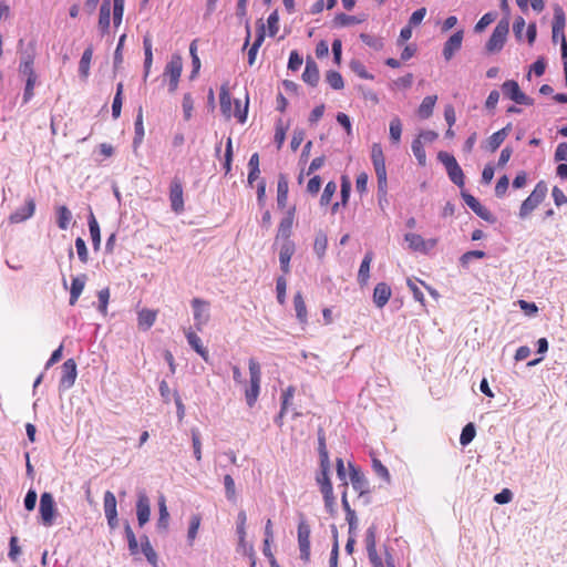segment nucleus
<instances>
[{"label":"nucleus","instance_id":"nucleus-54","mask_svg":"<svg viewBox=\"0 0 567 567\" xmlns=\"http://www.w3.org/2000/svg\"><path fill=\"white\" fill-rule=\"evenodd\" d=\"M496 19V14L493 12L485 13L474 27L476 33H481Z\"/></svg>","mask_w":567,"mask_h":567},{"label":"nucleus","instance_id":"nucleus-56","mask_svg":"<svg viewBox=\"0 0 567 567\" xmlns=\"http://www.w3.org/2000/svg\"><path fill=\"white\" fill-rule=\"evenodd\" d=\"M246 522L247 516L244 511H240L237 516V534L239 536V542L244 543L246 536Z\"/></svg>","mask_w":567,"mask_h":567},{"label":"nucleus","instance_id":"nucleus-63","mask_svg":"<svg viewBox=\"0 0 567 567\" xmlns=\"http://www.w3.org/2000/svg\"><path fill=\"white\" fill-rule=\"evenodd\" d=\"M484 257L485 252L483 250H471L463 254L462 257L460 258V261L462 266H467L472 261V259H482Z\"/></svg>","mask_w":567,"mask_h":567},{"label":"nucleus","instance_id":"nucleus-9","mask_svg":"<svg viewBox=\"0 0 567 567\" xmlns=\"http://www.w3.org/2000/svg\"><path fill=\"white\" fill-rule=\"evenodd\" d=\"M502 90L505 96L511 99L517 104L522 105H533L534 100L529 96H527L525 93H523L519 89V85L514 80L505 81L502 85Z\"/></svg>","mask_w":567,"mask_h":567},{"label":"nucleus","instance_id":"nucleus-38","mask_svg":"<svg viewBox=\"0 0 567 567\" xmlns=\"http://www.w3.org/2000/svg\"><path fill=\"white\" fill-rule=\"evenodd\" d=\"M293 307H295V311H296V316H297L298 320L301 323L307 322V308H306V303H305L303 297L300 291H298L293 296Z\"/></svg>","mask_w":567,"mask_h":567},{"label":"nucleus","instance_id":"nucleus-22","mask_svg":"<svg viewBox=\"0 0 567 567\" xmlns=\"http://www.w3.org/2000/svg\"><path fill=\"white\" fill-rule=\"evenodd\" d=\"M565 28V13L564 10L557 6L554 9V21H553V42L556 43L558 39H561Z\"/></svg>","mask_w":567,"mask_h":567},{"label":"nucleus","instance_id":"nucleus-5","mask_svg":"<svg viewBox=\"0 0 567 567\" xmlns=\"http://www.w3.org/2000/svg\"><path fill=\"white\" fill-rule=\"evenodd\" d=\"M437 158L444 165L450 179L458 187H464L465 176L455 157L446 152H440Z\"/></svg>","mask_w":567,"mask_h":567},{"label":"nucleus","instance_id":"nucleus-3","mask_svg":"<svg viewBox=\"0 0 567 567\" xmlns=\"http://www.w3.org/2000/svg\"><path fill=\"white\" fill-rule=\"evenodd\" d=\"M509 31V22L507 19H502L498 21L496 27L493 30L492 35L485 44V50L487 53L493 54L499 52L507 39V34Z\"/></svg>","mask_w":567,"mask_h":567},{"label":"nucleus","instance_id":"nucleus-24","mask_svg":"<svg viewBox=\"0 0 567 567\" xmlns=\"http://www.w3.org/2000/svg\"><path fill=\"white\" fill-rule=\"evenodd\" d=\"M302 80L311 85L316 86L319 82V69L317 63L312 59H308L306 62V68L302 73Z\"/></svg>","mask_w":567,"mask_h":567},{"label":"nucleus","instance_id":"nucleus-10","mask_svg":"<svg viewBox=\"0 0 567 567\" xmlns=\"http://www.w3.org/2000/svg\"><path fill=\"white\" fill-rule=\"evenodd\" d=\"M183 70V61L179 55H173L165 66L164 75L169 78L168 90L174 93L178 86L179 78Z\"/></svg>","mask_w":567,"mask_h":567},{"label":"nucleus","instance_id":"nucleus-59","mask_svg":"<svg viewBox=\"0 0 567 567\" xmlns=\"http://www.w3.org/2000/svg\"><path fill=\"white\" fill-rule=\"evenodd\" d=\"M37 76L27 78L25 80V87L23 92V103H28L33 97V90L37 83Z\"/></svg>","mask_w":567,"mask_h":567},{"label":"nucleus","instance_id":"nucleus-27","mask_svg":"<svg viewBox=\"0 0 567 567\" xmlns=\"http://www.w3.org/2000/svg\"><path fill=\"white\" fill-rule=\"evenodd\" d=\"M35 209V204L33 199L27 200L25 205L19 209H17L13 214L10 216L11 223H21L28 218H30Z\"/></svg>","mask_w":567,"mask_h":567},{"label":"nucleus","instance_id":"nucleus-49","mask_svg":"<svg viewBox=\"0 0 567 567\" xmlns=\"http://www.w3.org/2000/svg\"><path fill=\"white\" fill-rule=\"evenodd\" d=\"M248 95L246 96L245 105L241 109V102L239 100H235V112L234 116L237 117L239 123H245L248 114Z\"/></svg>","mask_w":567,"mask_h":567},{"label":"nucleus","instance_id":"nucleus-29","mask_svg":"<svg viewBox=\"0 0 567 567\" xmlns=\"http://www.w3.org/2000/svg\"><path fill=\"white\" fill-rule=\"evenodd\" d=\"M158 512L159 517L157 519L156 527L161 532H166L169 523V513L167 511L166 499L164 495H161L158 498Z\"/></svg>","mask_w":567,"mask_h":567},{"label":"nucleus","instance_id":"nucleus-55","mask_svg":"<svg viewBox=\"0 0 567 567\" xmlns=\"http://www.w3.org/2000/svg\"><path fill=\"white\" fill-rule=\"evenodd\" d=\"M334 24L338 27H348L354 23H359L360 20L357 19L354 16H348L346 13H339L336 16L333 20Z\"/></svg>","mask_w":567,"mask_h":567},{"label":"nucleus","instance_id":"nucleus-36","mask_svg":"<svg viewBox=\"0 0 567 567\" xmlns=\"http://www.w3.org/2000/svg\"><path fill=\"white\" fill-rule=\"evenodd\" d=\"M141 549H142V553L145 555L147 561L151 565L156 566L157 554L154 550V548L152 547L150 539L146 535L141 536Z\"/></svg>","mask_w":567,"mask_h":567},{"label":"nucleus","instance_id":"nucleus-44","mask_svg":"<svg viewBox=\"0 0 567 567\" xmlns=\"http://www.w3.org/2000/svg\"><path fill=\"white\" fill-rule=\"evenodd\" d=\"M412 152L414 154V156L416 157L419 164L421 166H425L426 164V153H425V150H424V146H423V142L420 140V138H415L413 142H412Z\"/></svg>","mask_w":567,"mask_h":567},{"label":"nucleus","instance_id":"nucleus-50","mask_svg":"<svg viewBox=\"0 0 567 567\" xmlns=\"http://www.w3.org/2000/svg\"><path fill=\"white\" fill-rule=\"evenodd\" d=\"M104 512H105V515H109V514L111 515V514L117 513L116 497L110 491H106L104 493Z\"/></svg>","mask_w":567,"mask_h":567},{"label":"nucleus","instance_id":"nucleus-42","mask_svg":"<svg viewBox=\"0 0 567 567\" xmlns=\"http://www.w3.org/2000/svg\"><path fill=\"white\" fill-rule=\"evenodd\" d=\"M72 214L66 206H60L58 208V226L60 229L65 230L69 228Z\"/></svg>","mask_w":567,"mask_h":567},{"label":"nucleus","instance_id":"nucleus-8","mask_svg":"<svg viewBox=\"0 0 567 567\" xmlns=\"http://www.w3.org/2000/svg\"><path fill=\"white\" fill-rule=\"evenodd\" d=\"M310 525L301 517L298 524V546L300 550V558L308 563L310 559Z\"/></svg>","mask_w":567,"mask_h":567},{"label":"nucleus","instance_id":"nucleus-51","mask_svg":"<svg viewBox=\"0 0 567 567\" xmlns=\"http://www.w3.org/2000/svg\"><path fill=\"white\" fill-rule=\"evenodd\" d=\"M125 0H113V23L117 28L122 23Z\"/></svg>","mask_w":567,"mask_h":567},{"label":"nucleus","instance_id":"nucleus-18","mask_svg":"<svg viewBox=\"0 0 567 567\" xmlns=\"http://www.w3.org/2000/svg\"><path fill=\"white\" fill-rule=\"evenodd\" d=\"M136 516L138 525L142 527L148 520L151 516V505L147 495L144 492L138 493L137 502H136Z\"/></svg>","mask_w":567,"mask_h":567},{"label":"nucleus","instance_id":"nucleus-43","mask_svg":"<svg viewBox=\"0 0 567 567\" xmlns=\"http://www.w3.org/2000/svg\"><path fill=\"white\" fill-rule=\"evenodd\" d=\"M402 134V123L401 120L395 116L390 122V138L393 144H399L401 141Z\"/></svg>","mask_w":567,"mask_h":567},{"label":"nucleus","instance_id":"nucleus-33","mask_svg":"<svg viewBox=\"0 0 567 567\" xmlns=\"http://www.w3.org/2000/svg\"><path fill=\"white\" fill-rule=\"evenodd\" d=\"M288 199V181L285 175L280 174L277 185V204L278 207L284 208Z\"/></svg>","mask_w":567,"mask_h":567},{"label":"nucleus","instance_id":"nucleus-17","mask_svg":"<svg viewBox=\"0 0 567 567\" xmlns=\"http://www.w3.org/2000/svg\"><path fill=\"white\" fill-rule=\"evenodd\" d=\"M78 375L76 363L73 359H68L62 365V375L60 379V386L70 389L73 386Z\"/></svg>","mask_w":567,"mask_h":567},{"label":"nucleus","instance_id":"nucleus-64","mask_svg":"<svg viewBox=\"0 0 567 567\" xmlns=\"http://www.w3.org/2000/svg\"><path fill=\"white\" fill-rule=\"evenodd\" d=\"M224 485L226 489V497L229 501H234L236 498V487L235 482L230 475H225Z\"/></svg>","mask_w":567,"mask_h":567},{"label":"nucleus","instance_id":"nucleus-11","mask_svg":"<svg viewBox=\"0 0 567 567\" xmlns=\"http://www.w3.org/2000/svg\"><path fill=\"white\" fill-rule=\"evenodd\" d=\"M192 307L194 310L195 327L198 331H202L204 326L209 321V303L203 299L194 298L192 300Z\"/></svg>","mask_w":567,"mask_h":567},{"label":"nucleus","instance_id":"nucleus-47","mask_svg":"<svg viewBox=\"0 0 567 567\" xmlns=\"http://www.w3.org/2000/svg\"><path fill=\"white\" fill-rule=\"evenodd\" d=\"M475 434H476V431H475L474 424L473 423L466 424L462 430V433L460 436V443L463 446L470 444L473 441V439L475 437Z\"/></svg>","mask_w":567,"mask_h":567},{"label":"nucleus","instance_id":"nucleus-13","mask_svg":"<svg viewBox=\"0 0 567 567\" xmlns=\"http://www.w3.org/2000/svg\"><path fill=\"white\" fill-rule=\"evenodd\" d=\"M409 248L413 251H420L426 254L429 250L436 246V239L424 240L421 235L414 233H408L404 236Z\"/></svg>","mask_w":567,"mask_h":567},{"label":"nucleus","instance_id":"nucleus-1","mask_svg":"<svg viewBox=\"0 0 567 567\" xmlns=\"http://www.w3.org/2000/svg\"><path fill=\"white\" fill-rule=\"evenodd\" d=\"M365 549L368 557L373 567H394L393 558L386 553L385 565L377 553V526L372 524L365 532L364 536Z\"/></svg>","mask_w":567,"mask_h":567},{"label":"nucleus","instance_id":"nucleus-32","mask_svg":"<svg viewBox=\"0 0 567 567\" xmlns=\"http://www.w3.org/2000/svg\"><path fill=\"white\" fill-rule=\"evenodd\" d=\"M437 101L436 95H427L423 99L417 109V114L421 118H429L433 114V109Z\"/></svg>","mask_w":567,"mask_h":567},{"label":"nucleus","instance_id":"nucleus-20","mask_svg":"<svg viewBox=\"0 0 567 567\" xmlns=\"http://www.w3.org/2000/svg\"><path fill=\"white\" fill-rule=\"evenodd\" d=\"M110 23H111V1L110 0H103L101 7H100V14H99V30L104 35L109 33L110 30Z\"/></svg>","mask_w":567,"mask_h":567},{"label":"nucleus","instance_id":"nucleus-58","mask_svg":"<svg viewBox=\"0 0 567 567\" xmlns=\"http://www.w3.org/2000/svg\"><path fill=\"white\" fill-rule=\"evenodd\" d=\"M97 298H99V311L105 316L106 311H107L109 299H110V289L104 288V289L100 290L97 293Z\"/></svg>","mask_w":567,"mask_h":567},{"label":"nucleus","instance_id":"nucleus-31","mask_svg":"<svg viewBox=\"0 0 567 567\" xmlns=\"http://www.w3.org/2000/svg\"><path fill=\"white\" fill-rule=\"evenodd\" d=\"M157 312L151 309H142L138 312V328L142 330H148L156 320Z\"/></svg>","mask_w":567,"mask_h":567},{"label":"nucleus","instance_id":"nucleus-6","mask_svg":"<svg viewBox=\"0 0 567 567\" xmlns=\"http://www.w3.org/2000/svg\"><path fill=\"white\" fill-rule=\"evenodd\" d=\"M371 159L377 174L379 188L384 190L386 187V168L382 146L379 143L372 145Z\"/></svg>","mask_w":567,"mask_h":567},{"label":"nucleus","instance_id":"nucleus-46","mask_svg":"<svg viewBox=\"0 0 567 567\" xmlns=\"http://www.w3.org/2000/svg\"><path fill=\"white\" fill-rule=\"evenodd\" d=\"M293 395H295V388L292 385L288 386L282 392V403H281V409H280V412L278 415V420H281L282 416L285 415V413L287 412L288 406H289L290 401L292 400Z\"/></svg>","mask_w":567,"mask_h":567},{"label":"nucleus","instance_id":"nucleus-53","mask_svg":"<svg viewBox=\"0 0 567 567\" xmlns=\"http://www.w3.org/2000/svg\"><path fill=\"white\" fill-rule=\"evenodd\" d=\"M350 69L352 72H354L361 79L372 80L373 75L370 74L362 62L359 60H352L350 62Z\"/></svg>","mask_w":567,"mask_h":567},{"label":"nucleus","instance_id":"nucleus-57","mask_svg":"<svg viewBox=\"0 0 567 567\" xmlns=\"http://www.w3.org/2000/svg\"><path fill=\"white\" fill-rule=\"evenodd\" d=\"M192 442H193V449H194V456L196 461L202 460V442H200V435L198 430L193 429L192 430Z\"/></svg>","mask_w":567,"mask_h":567},{"label":"nucleus","instance_id":"nucleus-37","mask_svg":"<svg viewBox=\"0 0 567 567\" xmlns=\"http://www.w3.org/2000/svg\"><path fill=\"white\" fill-rule=\"evenodd\" d=\"M265 39V25L261 24L257 34V38L248 51V63L252 65L256 61L257 52L262 44Z\"/></svg>","mask_w":567,"mask_h":567},{"label":"nucleus","instance_id":"nucleus-30","mask_svg":"<svg viewBox=\"0 0 567 567\" xmlns=\"http://www.w3.org/2000/svg\"><path fill=\"white\" fill-rule=\"evenodd\" d=\"M373 260V252L368 251L365 256L362 259V262L360 265L359 271H358V281L360 285H367L369 277H370V265Z\"/></svg>","mask_w":567,"mask_h":567},{"label":"nucleus","instance_id":"nucleus-45","mask_svg":"<svg viewBox=\"0 0 567 567\" xmlns=\"http://www.w3.org/2000/svg\"><path fill=\"white\" fill-rule=\"evenodd\" d=\"M326 81L333 90H341L344 86L341 74L333 70L326 73Z\"/></svg>","mask_w":567,"mask_h":567},{"label":"nucleus","instance_id":"nucleus-14","mask_svg":"<svg viewBox=\"0 0 567 567\" xmlns=\"http://www.w3.org/2000/svg\"><path fill=\"white\" fill-rule=\"evenodd\" d=\"M349 468L350 482L352 484L353 489L359 493L360 497H363L365 494H369V482L364 474L359 468L353 466L351 463H349Z\"/></svg>","mask_w":567,"mask_h":567},{"label":"nucleus","instance_id":"nucleus-40","mask_svg":"<svg viewBox=\"0 0 567 567\" xmlns=\"http://www.w3.org/2000/svg\"><path fill=\"white\" fill-rule=\"evenodd\" d=\"M327 246L328 237L326 233H323L322 230L317 231L313 243V251L319 258H322L324 256Z\"/></svg>","mask_w":567,"mask_h":567},{"label":"nucleus","instance_id":"nucleus-2","mask_svg":"<svg viewBox=\"0 0 567 567\" xmlns=\"http://www.w3.org/2000/svg\"><path fill=\"white\" fill-rule=\"evenodd\" d=\"M249 386L245 389V399L248 406H252L259 395L261 382V368L255 359H249Z\"/></svg>","mask_w":567,"mask_h":567},{"label":"nucleus","instance_id":"nucleus-4","mask_svg":"<svg viewBox=\"0 0 567 567\" xmlns=\"http://www.w3.org/2000/svg\"><path fill=\"white\" fill-rule=\"evenodd\" d=\"M547 190L546 183L538 182L530 195L522 203L519 217L526 218L545 199Z\"/></svg>","mask_w":567,"mask_h":567},{"label":"nucleus","instance_id":"nucleus-25","mask_svg":"<svg viewBox=\"0 0 567 567\" xmlns=\"http://www.w3.org/2000/svg\"><path fill=\"white\" fill-rule=\"evenodd\" d=\"M219 103H220V111H221L223 115L226 118H230L233 115V112H231V96H230L228 83H224L220 86Z\"/></svg>","mask_w":567,"mask_h":567},{"label":"nucleus","instance_id":"nucleus-12","mask_svg":"<svg viewBox=\"0 0 567 567\" xmlns=\"http://www.w3.org/2000/svg\"><path fill=\"white\" fill-rule=\"evenodd\" d=\"M461 196L464 199L465 204L482 219L488 221V223H495L496 218L494 215L484 207L478 199H476L473 195L470 193L462 190Z\"/></svg>","mask_w":567,"mask_h":567},{"label":"nucleus","instance_id":"nucleus-39","mask_svg":"<svg viewBox=\"0 0 567 567\" xmlns=\"http://www.w3.org/2000/svg\"><path fill=\"white\" fill-rule=\"evenodd\" d=\"M134 128H135V136H134V140H133V146L136 148L142 143V141L144 138V134H145L144 125H143V110H142V107L138 109V112H137V115H136V118H135V123H134Z\"/></svg>","mask_w":567,"mask_h":567},{"label":"nucleus","instance_id":"nucleus-26","mask_svg":"<svg viewBox=\"0 0 567 567\" xmlns=\"http://www.w3.org/2000/svg\"><path fill=\"white\" fill-rule=\"evenodd\" d=\"M86 279H87V277L84 274H82L78 277H74L72 279L71 288H70V305L71 306H74L76 303L79 297L83 292Z\"/></svg>","mask_w":567,"mask_h":567},{"label":"nucleus","instance_id":"nucleus-62","mask_svg":"<svg viewBox=\"0 0 567 567\" xmlns=\"http://www.w3.org/2000/svg\"><path fill=\"white\" fill-rule=\"evenodd\" d=\"M360 39H361V41L364 44L373 48L374 50H380L383 47V43H382L381 39L375 38V37L371 35V34L361 33L360 34Z\"/></svg>","mask_w":567,"mask_h":567},{"label":"nucleus","instance_id":"nucleus-21","mask_svg":"<svg viewBox=\"0 0 567 567\" xmlns=\"http://www.w3.org/2000/svg\"><path fill=\"white\" fill-rule=\"evenodd\" d=\"M391 297V288L385 282H379L373 290V302L378 308H383Z\"/></svg>","mask_w":567,"mask_h":567},{"label":"nucleus","instance_id":"nucleus-60","mask_svg":"<svg viewBox=\"0 0 567 567\" xmlns=\"http://www.w3.org/2000/svg\"><path fill=\"white\" fill-rule=\"evenodd\" d=\"M336 190H337V184L334 182H329L323 189V193L320 198V204L328 205L330 203L333 194L336 193Z\"/></svg>","mask_w":567,"mask_h":567},{"label":"nucleus","instance_id":"nucleus-61","mask_svg":"<svg viewBox=\"0 0 567 567\" xmlns=\"http://www.w3.org/2000/svg\"><path fill=\"white\" fill-rule=\"evenodd\" d=\"M75 248H76V252H78L79 259L83 264H86L87 260H89V252H87L86 244L83 240V238L78 237L75 239Z\"/></svg>","mask_w":567,"mask_h":567},{"label":"nucleus","instance_id":"nucleus-15","mask_svg":"<svg viewBox=\"0 0 567 567\" xmlns=\"http://www.w3.org/2000/svg\"><path fill=\"white\" fill-rule=\"evenodd\" d=\"M169 200L171 207L176 214L184 210L183 186L181 181L177 178H174L171 183Z\"/></svg>","mask_w":567,"mask_h":567},{"label":"nucleus","instance_id":"nucleus-7","mask_svg":"<svg viewBox=\"0 0 567 567\" xmlns=\"http://www.w3.org/2000/svg\"><path fill=\"white\" fill-rule=\"evenodd\" d=\"M39 512L41 516L42 524L47 527L53 525L56 508L54 498L51 493L44 492L40 497V506Z\"/></svg>","mask_w":567,"mask_h":567},{"label":"nucleus","instance_id":"nucleus-28","mask_svg":"<svg viewBox=\"0 0 567 567\" xmlns=\"http://www.w3.org/2000/svg\"><path fill=\"white\" fill-rule=\"evenodd\" d=\"M186 339L188 344L204 359V361H209L208 350L203 346L200 338L193 331L188 330L186 332Z\"/></svg>","mask_w":567,"mask_h":567},{"label":"nucleus","instance_id":"nucleus-23","mask_svg":"<svg viewBox=\"0 0 567 567\" xmlns=\"http://www.w3.org/2000/svg\"><path fill=\"white\" fill-rule=\"evenodd\" d=\"M295 212L296 207L289 208L287 212V215L281 219L278 228V235L277 237H282L286 240H289V237L291 235L293 218H295Z\"/></svg>","mask_w":567,"mask_h":567},{"label":"nucleus","instance_id":"nucleus-48","mask_svg":"<svg viewBox=\"0 0 567 567\" xmlns=\"http://www.w3.org/2000/svg\"><path fill=\"white\" fill-rule=\"evenodd\" d=\"M200 522H202L200 515H198V514L192 515L190 520H189L188 533H187V538H188L189 543H193L194 539L196 538L198 528L200 526Z\"/></svg>","mask_w":567,"mask_h":567},{"label":"nucleus","instance_id":"nucleus-41","mask_svg":"<svg viewBox=\"0 0 567 567\" xmlns=\"http://www.w3.org/2000/svg\"><path fill=\"white\" fill-rule=\"evenodd\" d=\"M143 47H144V54H145V59H144V70H145V72H144V80H146V78L150 74V70H151L152 62H153L152 41H151V39L148 37L144 38Z\"/></svg>","mask_w":567,"mask_h":567},{"label":"nucleus","instance_id":"nucleus-35","mask_svg":"<svg viewBox=\"0 0 567 567\" xmlns=\"http://www.w3.org/2000/svg\"><path fill=\"white\" fill-rule=\"evenodd\" d=\"M89 229L91 234L93 248L94 250H99L101 245V231L96 218L92 212L89 216Z\"/></svg>","mask_w":567,"mask_h":567},{"label":"nucleus","instance_id":"nucleus-19","mask_svg":"<svg viewBox=\"0 0 567 567\" xmlns=\"http://www.w3.org/2000/svg\"><path fill=\"white\" fill-rule=\"evenodd\" d=\"M295 252V244L290 240H286L279 251L280 268L284 274L290 271L289 262Z\"/></svg>","mask_w":567,"mask_h":567},{"label":"nucleus","instance_id":"nucleus-16","mask_svg":"<svg viewBox=\"0 0 567 567\" xmlns=\"http://www.w3.org/2000/svg\"><path fill=\"white\" fill-rule=\"evenodd\" d=\"M464 31L458 30L446 40L442 51L445 61H450L454 56V54L461 49Z\"/></svg>","mask_w":567,"mask_h":567},{"label":"nucleus","instance_id":"nucleus-34","mask_svg":"<svg viewBox=\"0 0 567 567\" xmlns=\"http://www.w3.org/2000/svg\"><path fill=\"white\" fill-rule=\"evenodd\" d=\"M93 56V48L92 45L87 47L80 60L79 63V73L81 78L86 79L90 74V65Z\"/></svg>","mask_w":567,"mask_h":567},{"label":"nucleus","instance_id":"nucleus-52","mask_svg":"<svg viewBox=\"0 0 567 567\" xmlns=\"http://www.w3.org/2000/svg\"><path fill=\"white\" fill-rule=\"evenodd\" d=\"M507 137V133H505V130H499L492 134L488 138V146L492 152L496 151L501 144L505 141Z\"/></svg>","mask_w":567,"mask_h":567}]
</instances>
